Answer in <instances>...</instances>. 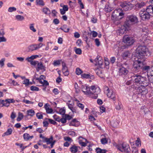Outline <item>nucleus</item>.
I'll return each mask as SVG.
<instances>
[{
    "label": "nucleus",
    "instance_id": "24",
    "mask_svg": "<svg viewBox=\"0 0 153 153\" xmlns=\"http://www.w3.org/2000/svg\"><path fill=\"white\" fill-rule=\"evenodd\" d=\"M24 138L25 140L28 141L30 139H31L33 137V135L30 136L29 134L27 133H25L23 134Z\"/></svg>",
    "mask_w": 153,
    "mask_h": 153
},
{
    "label": "nucleus",
    "instance_id": "31",
    "mask_svg": "<svg viewBox=\"0 0 153 153\" xmlns=\"http://www.w3.org/2000/svg\"><path fill=\"white\" fill-rule=\"evenodd\" d=\"M24 116L23 114L21 112H19L18 113V117L17 118V121H20L23 118Z\"/></svg>",
    "mask_w": 153,
    "mask_h": 153
},
{
    "label": "nucleus",
    "instance_id": "39",
    "mask_svg": "<svg viewBox=\"0 0 153 153\" xmlns=\"http://www.w3.org/2000/svg\"><path fill=\"white\" fill-rule=\"evenodd\" d=\"M16 18L18 21H21L24 19V17L20 15H17L16 16Z\"/></svg>",
    "mask_w": 153,
    "mask_h": 153
},
{
    "label": "nucleus",
    "instance_id": "1",
    "mask_svg": "<svg viewBox=\"0 0 153 153\" xmlns=\"http://www.w3.org/2000/svg\"><path fill=\"white\" fill-rule=\"evenodd\" d=\"M136 55L139 60L145 61L149 54L148 49L146 46L140 45L136 49Z\"/></svg>",
    "mask_w": 153,
    "mask_h": 153
},
{
    "label": "nucleus",
    "instance_id": "41",
    "mask_svg": "<svg viewBox=\"0 0 153 153\" xmlns=\"http://www.w3.org/2000/svg\"><path fill=\"white\" fill-rule=\"evenodd\" d=\"M42 113V112L37 113L36 114V116L38 119H42L43 118Z\"/></svg>",
    "mask_w": 153,
    "mask_h": 153
},
{
    "label": "nucleus",
    "instance_id": "19",
    "mask_svg": "<svg viewBox=\"0 0 153 153\" xmlns=\"http://www.w3.org/2000/svg\"><path fill=\"white\" fill-rule=\"evenodd\" d=\"M50 105L48 103H46L44 106L46 110V113L48 114L51 113L53 111V110L51 108H49Z\"/></svg>",
    "mask_w": 153,
    "mask_h": 153
},
{
    "label": "nucleus",
    "instance_id": "60",
    "mask_svg": "<svg viewBox=\"0 0 153 153\" xmlns=\"http://www.w3.org/2000/svg\"><path fill=\"white\" fill-rule=\"evenodd\" d=\"M46 119H47V118H46ZM47 119L48 120L49 122L51 124H53L55 125L56 124V122L52 119Z\"/></svg>",
    "mask_w": 153,
    "mask_h": 153
},
{
    "label": "nucleus",
    "instance_id": "58",
    "mask_svg": "<svg viewBox=\"0 0 153 153\" xmlns=\"http://www.w3.org/2000/svg\"><path fill=\"white\" fill-rule=\"evenodd\" d=\"M39 62L37 61H34L31 62L30 64L34 66H35L36 65H37L38 63H39Z\"/></svg>",
    "mask_w": 153,
    "mask_h": 153
},
{
    "label": "nucleus",
    "instance_id": "18",
    "mask_svg": "<svg viewBox=\"0 0 153 153\" xmlns=\"http://www.w3.org/2000/svg\"><path fill=\"white\" fill-rule=\"evenodd\" d=\"M78 146H76L75 145H73L70 148V151L71 153H76L78 150Z\"/></svg>",
    "mask_w": 153,
    "mask_h": 153
},
{
    "label": "nucleus",
    "instance_id": "12",
    "mask_svg": "<svg viewBox=\"0 0 153 153\" xmlns=\"http://www.w3.org/2000/svg\"><path fill=\"white\" fill-rule=\"evenodd\" d=\"M128 72V69L123 67H121L119 68V73L120 75L125 76L126 75Z\"/></svg>",
    "mask_w": 153,
    "mask_h": 153
},
{
    "label": "nucleus",
    "instance_id": "56",
    "mask_svg": "<svg viewBox=\"0 0 153 153\" xmlns=\"http://www.w3.org/2000/svg\"><path fill=\"white\" fill-rule=\"evenodd\" d=\"M65 119H66V121L67 120H71L72 118V117L71 116L67 114H65Z\"/></svg>",
    "mask_w": 153,
    "mask_h": 153
},
{
    "label": "nucleus",
    "instance_id": "34",
    "mask_svg": "<svg viewBox=\"0 0 153 153\" xmlns=\"http://www.w3.org/2000/svg\"><path fill=\"white\" fill-rule=\"evenodd\" d=\"M36 75H37V74H35L34 75V77L33 78V82H34L33 80L35 79H36V80H40V79H43V77H44L45 79V76H44V75H41L40 76L39 78H38V77L36 78Z\"/></svg>",
    "mask_w": 153,
    "mask_h": 153
},
{
    "label": "nucleus",
    "instance_id": "15",
    "mask_svg": "<svg viewBox=\"0 0 153 153\" xmlns=\"http://www.w3.org/2000/svg\"><path fill=\"white\" fill-rule=\"evenodd\" d=\"M62 72L65 76H68L69 74V72L68 69V68L66 65V64L64 62H62Z\"/></svg>",
    "mask_w": 153,
    "mask_h": 153
},
{
    "label": "nucleus",
    "instance_id": "44",
    "mask_svg": "<svg viewBox=\"0 0 153 153\" xmlns=\"http://www.w3.org/2000/svg\"><path fill=\"white\" fill-rule=\"evenodd\" d=\"M30 89L32 91H38L39 90V88L33 86L30 87Z\"/></svg>",
    "mask_w": 153,
    "mask_h": 153
},
{
    "label": "nucleus",
    "instance_id": "57",
    "mask_svg": "<svg viewBox=\"0 0 153 153\" xmlns=\"http://www.w3.org/2000/svg\"><path fill=\"white\" fill-rule=\"evenodd\" d=\"M53 92L55 95H57L59 93V91L58 90V89L57 88H54L52 91Z\"/></svg>",
    "mask_w": 153,
    "mask_h": 153
},
{
    "label": "nucleus",
    "instance_id": "10",
    "mask_svg": "<svg viewBox=\"0 0 153 153\" xmlns=\"http://www.w3.org/2000/svg\"><path fill=\"white\" fill-rule=\"evenodd\" d=\"M81 88L82 91L86 95L90 94L91 93L90 88L86 85H82Z\"/></svg>",
    "mask_w": 153,
    "mask_h": 153
},
{
    "label": "nucleus",
    "instance_id": "23",
    "mask_svg": "<svg viewBox=\"0 0 153 153\" xmlns=\"http://www.w3.org/2000/svg\"><path fill=\"white\" fill-rule=\"evenodd\" d=\"M80 138H82L83 139L85 140L86 143H85L84 142H82V141L81 140H79V143L82 146L85 147L86 146V144L88 143V141H87L86 139L82 138L81 137H79V139Z\"/></svg>",
    "mask_w": 153,
    "mask_h": 153
},
{
    "label": "nucleus",
    "instance_id": "6",
    "mask_svg": "<svg viewBox=\"0 0 153 153\" xmlns=\"http://www.w3.org/2000/svg\"><path fill=\"white\" fill-rule=\"evenodd\" d=\"M123 41L128 46H131L133 44L135 41V39L134 37L126 35L123 38Z\"/></svg>",
    "mask_w": 153,
    "mask_h": 153
},
{
    "label": "nucleus",
    "instance_id": "59",
    "mask_svg": "<svg viewBox=\"0 0 153 153\" xmlns=\"http://www.w3.org/2000/svg\"><path fill=\"white\" fill-rule=\"evenodd\" d=\"M8 101H6V100H5V102L3 103V105H2V106H5L7 107H8L9 106V103L8 102Z\"/></svg>",
    "mask_w": 153,
    "mask_h": 153
},
{
    "label": "nucleus",
    "instance_id": "62",
    "mask_svg": "<svg viewBox=\"0 0 153 153\" xmlns=\"http://www.w3.org/2000/svg\"><path fill=\"white\" fill-rule=\"evenodd\" d=\"M95 42L96 44V45L97 46H100V42L99 41V39H95Z\"/></svg>",
    "mask_w": 153,
    "mask_h": 153
},
{
    "label": "nucleus",
    "instance_id": "55",
    "mask_svg": "<svg viewBox=\"0 0 153 153\" xmlns=\"http://www.w3.org/2000/svg\"><path fill=\"white\" fill-rule=\"evenodd\" d=\"M65 109L63 108H61L59 110V113L60 114L64 115L65 114Z\"/></svg>",
    "mask_w": 153,
    "mask_h": 153
},
{
    "label": "nucleus",
    "instance_id": "46",
    "mask_svg": "<svg viewBox=\"0 0 153 153\" xmlns=\"http://www.w3.org/2000/svg\"><path fill=\"white\" fill-rule=\"evenodd\" d=\"M5 59L4 58H2L0 60V65L1 67H3L4 65V62L5 61Z\"/></svg>",
    "mask_w": 153,
    "mask_h": 153
},
{
    "label": "nucleus",
    "instance_id": "3",
    "mask_svg": "<svg viewBox=\"0 0 153 153\" xmlns=\"http://www.w3.org/2000/svg\"><path fill=\"white\" fill-rule=\"evenodd\" d=\"M144 61L138 59L134 62L133 64V70L135 72L139 71L142 69Z\"/></svg>",
    "mask_w": 153,
    "mask_h": 153
},
{
    "label": "nucleus",
    "instance_id": "17",
    "mask_svg": "<svg viewBox=\"0 0 153 153\" xmlns=\"http://www.w3.org/2000/svg\"><path fill=\"white\" fill-rule=\"evenodd\" d=\"M143 80L141 82V84L140 85H142L145 87L147 86L149 84V80L146 77H143Z\"/></svg>",
    "mask_w": 153,
    "mask_h": 153
},
{
    "label": "nucleus",
    "instance_id": "43",
    "mask_svg": "<svg viewBox=\"0 0 153 153\" xmlns=\"http://www.w3.org/2000/svg\"><path fill=\"white\" fill-rule=\"evenodd\" d=\"M34 24H31L30 25V29L32 30L33 32H35L36 31V29L34 28Z\"/></svg>",
    "mask_w": 153,
    "mask_h": 153
},
{
    "label": "nucleus",
    "instance_id": "16",
    "mask_svg": "<svg viewBox=\"0 0 153 153\" xmlns=\"http://www.w3.org/2000/svg\"><path fill=\"white\" fill-rule=\"evenodd\" d=\"M94 61L96 62L95 65H101L103 62V60L100 56H97L96 59L94 60Z\"/></svg>",
    "mask_w": 153,
    "mask_h": 153
},
{
    "label": "nucleus",
    "instance_id": "5",
    "mask_svg": "<svg viewBox=\"0 0 153 153\" xmlns=\"http://www.w3.org/2000/svg\"><path fill=\"white\" fill-rule=\"evenodd\" d=\"M143 77L137 74L132 76L131 77L134 84L138 86L141 85L142 81L144 80Z\"/></svg>",
    "mask_w": 153,
    "mask_h": 153
},
{
    "label": "nucleus",
    "instance_id": "29",
    "mask_svg": "<svg viewBox=\"0 0 153 153\" xmlns=\"http://www.w3.org/2000/svg\"><path fill=\"white\" fill-rule=\"evenodd\" d=\"M42 11L45 14L48 15L50 14L51 13L50 9L47 7L44 8L42 9Z\"/></svg>",
    "mask_w": 153,
    "mask_h": 153
},
{
    "label": "nucleus",
    "instance_id": "54",
    "mask_svg": "<svg viewBox=\"0 0 153 153\" xmlns=\"http://www.w3.org/2000/svg\"><path fill=\"white\" fill-rule=\"evenodd\" d=\"M116 60V58L114 57H112L110 59V62L112 64H113Z\"/></svg>",
    "mask_w": 153,
    "mask_h": 153
},
{
    "label": "nucleus",
    "instance_id": "2",
    "mask_svg": "<svg viewBox=\"0 0 153 153\" xmlns=\"http://www.w3.org/2000/svg\"><path fill=\"white\" fill-rule=\"evenodd\" d=\"M138 22V18L137 16L131 15L127 16L124 24L127 27H129L132 25L137 23Z\"/></svg>",
    "mask_w": 153,
    "mask_h": 153
},
{
    "label": "nucleus",
    "instance_id": "47",
    "mask_svg": "<svg viewBox=\"0 0 153 153\" xmlns=\"http://www.w3.org/2000/svg\"><path fill=\"white\" fill-rule=\"evenodd\" d=\"M53 118L56 121L59 122H60V120L61 119V118L57 116L56 115L54 114L53 116Z\"/></svg>",
    "mask_w": 153,
    "mask_h": 153
},
{
    "label": "nucleus",
    "instance_id": "48",
    "mask_svg": "<svg viewBox=\"0 0 153 153\" xmlns=\"http://www.w3.org/2000/svg\"><path fill=\"white\" fill-rule=\"evenodd\" d=\"M82 71L79 68H77L76 69V73L77 75H80L82 73Z\"/></svg>",
    "mask_w": 153,
    "mask_h": 153
},
{
    "label": "nucleus",
    "instance_id": "45",
    "mask_svg": "<svg viewBox=\"0 0 153 153\" xmlns=\"http://www.w3.org/2000/svg\"><path fill=\"white\" fill-rule=\"evenodd\" d=\"M75 88L76 90V93H78L80 91L79 88L76 83L75 84Z\"/></svg>",
    "mask_w": 153,
    "mask_h": 153
},
{
    "label": "nucleus",
    "instance_id": "8",
    "mask_svg": "<svg viewBox=\"0 0 153 153\" xmlns=\"http://www.w3.org/2000/svg\"><path fill=\"white\" fill-rule=\"evenodd\" d=\"M139 15L142 19L143 20H147L150 18L151 15L148 13L144 10L142 11L141 10L139 13Z\"/></svg>",
    "mask_w": 153,
    "mask_h": 153
},
{
    "label": "nucleus",
    "instance_id": "64",
    "mask_svg": "<svg viewBox=\"0 0 153 153\" xmlns=\"http://www.w3.org/2000/svg\"><path fill=\"white\" fill-rule=\"evenodd\" d=\"M78 0V3L79 4L80 6L82 9H83L84 8V6L81 1V0Z\"/></svg>",
    "mask_w": 153,
    "mask_h": 153
},
{
    "label": "nucleus",
    "instance_id": "26",
    "mask_svg": "<svg viewBox=\"0 0 153 153\" xmlns=\"http://www.w3.org/2000/svg\"><path fill=\"white\" fill-rule=\"evenodd\" d=\"M96 74L101 78H102L103 77V71L102 69H98L96 71Z\"/></svg>",
    "mask_w": 153,
    "mask_h": 153
},
{
    "label": "nucleus",
    "instance_id": "40",
    "mask_svg": "<svg viewBox=\"0 0 153 153\" xmlns=\"http://www.w3.org/2000/svg\"><path fill=\"white\" fill-rule=\"evenodd\" d=\"M61 61V60H55L54 61L53 64L54 66L59 65L60 64V62Z\"/></svg>",
    "mask_w": 153,
    "mask_h": 153
},
{
    "label": "nucleus",
    "instance_id": "11",
    "mask_svg": "<svg viewBox=\"0 0 153 153\" xmlns=\"http://www.w3.org/2000/svg\"><path fill=\"white\" fill-rule=\"evenodd\" d=\"M90 89L92 91H91V93L90 94H92L91 97L94 99H96L98 97V94L96 92V90L97 88L94 86H91Z\"/></svg>",
    "mask_w": 153,
    "mask_h": 153
},
{
    "label": "nucleus",
    "instance_id": "14",
    "mask_svg": "<svg viewBox=\"0 0 153 153\" xmlns=\"http://www.w3.org/2000/svg\"><path fill=\"white\" fill-rule=\"evenodd\" d=\"M36 69L37 72H39V70H42L44 71L46 70V67L45 65L43 64L42 62H39L37 67H36Z\"/></svg>",
    "mask_w": 153,
    "mask_h": 153
},
{
    "label": "nucleus",
    "instance_id": "53",
    "mask_svg": "<svg viewBox=\"0 0 153 153\" xmlns=\"http://www.w3.org/2000/svg\"><path fill=\"white\" fill-rule=\"evenodd\" d=\"M121 104L120 103L118 102L117 104L116 105V108L118 110H119L121 109Z\"/></svg>",
    "mask_w": 153,
    "mask_h": 153
},
{
    "label": "nucleus",
    "instance_id": "51",
    "mask_svg": "<svg viewBox=\"0 0 153 153\" xmlns=\"http://www.w3.org/2000/svg\"><path fill=\"white\" fill-rule=\"evenodd\" d=\"M23 102H25V103H26V104H33V103H34L33 102H32V101H29L28 100H26L25 99L23 100Z\"/></svg>",
    "mask_w": 153,
    "mask_h": 153
},
{
    "label": "nucleus",
    "instance_id": "38",
    "mask_svg": "<svg viewBox=\"0 0 153 153\" xmlns=\"http://www.w3.org/2000/svg\"><path fill=\"white\" fill-rule=\"evenodd\" d=\"M36 2L37 5L42 6H43L45 5L42 0H36Z\"/></svg>",
    "mask_w": 153,
    "mask_h": 153
},
{
    "label": "nucleus",
    "instance_id": "61",
    "mask_svg": "<svg viewBox=\"0 0 153 153\" xmlns=\"http://www.w3.org/2000/svg\"><path fill=\"white\" fill-rule=\"evenodd\" d=\"M53 23L55 25H58L59 23V21L57 19H55L53 20Z\"/></svg>",
    "mask_w": 153,
    "mask_h": 153
},
{
    "label": "nucleus",
    "instance_id": "27",
    "mask_svg": "<svg viewBox=\"0 0 153 153\" xmlns=\"http://www.w3.org/2000/svg\"><path fill=\"white\" fill-rule=\"evenodd\" d=\"M131 53L128 51H126L124 52L122 55V57L124 59H126L130 55Z\"/></svg>",
    "mask_w": 153,
    "mask_h": 153
},
{
    "label": "nucleus",
    "instance_id": "20",
    "mask_svg": "<svg viewBox=\"0 0 153 153\" xmlns=\"http://www.w3.org/2000/svg\"><path fill=\"white\" fill-rule=\"evenodd\" d=\"M28 51L30 52L37 50L36 44H33L29 46L28 47Z\"/></svg>",
    "mask_w": 153,
    "mask_h": 153
},
{
    "label": "nucleus",
    "instance_id": "32",
    "mask_svg": "<svg viewBox=\"0 0 153 153\" xmlns=\"http://www.w3.org/2000/svg\"><path fill=\"white\" fill-rule=\"evenodd\" d=\"M96 152L97 153H105L106 150L105 149H102L99 148H97L96 149Z\"/></svg>",
    "mask_w": 153,
    "mask_h": 153
},
{
    "label": "nucleus",
    "instance_id": "25",
    "mask_svg": "<svg viewBox=\"0 0 153 153\" xmlns=\"http://www.w3.org/2000/svg\"><path fill=\"white\" fill-rule=\"evenodd\" d=\"M60 29L65 33L68 32L69 30V28H67V25H63Z\"/></svg>",
    "mask_w": 153,
    "mask_h": 153
},
{
    "label": "nucleus",
    "instance_id": "52",
    "mask_svg": "<svg viewBox=\"0 0 153 153\" xmlns=\"http://www.w3.org/2000/svg\"><path fill=\"white\" fill-rule=\"evenodd\" d=\"M16 9L14 7H11L9 8L8 11L9 12H12L13 11H16Z\"/></svg>",
    "mask_w": 153,
    "mask_h": 153
},
{
    "label": "nucleus",
    "instance_id": "13",
    "mask_svg": "<svg viewBox=\"0 0 153 153\" xmlns=\"http://www.w3.org/2000/svg\"><path fill=\"white\" fill-rule=\"evenodd\" d=\"M137 90L139 91L138 94H141L143 95L146 94L148 93V90L146 87L141 85V86L138 88Z\"/></svg>",
    "mask_w": 153,
    "mask_h": 153
},
{
    "label": "nucleus",
    "instance_id": "37",
    "mask_svg": "<svg viewBox=\"0 0 153 153\" xmlns=\"http://www.w3.org/2000/svg\"><path fill=\"white\" fill-rule=\"evenodd\" d=\"M150 67L149 66H143V65L141 69H142L143 71L147 72L148 71H149V70H150Z\"/></svg>",
    "mask_w": 153,
    "mask_h": 153
},
{
    "label": "nucleus",
    "instance_id": "36",
    "mask_svg": "<svg viewBox=\"0 0 153 153\" xmlns=\"http://www.w3.org/2000/svg\"><path fill=\"white\" fill-rule=\"evenodd\" d=\"M111 124L114 127H116L119 125V123L116 120H113L111 123Z\"/></svg>",
    "mask_w": 153,
    "mask_h": 153
},
{
    "label": "nucleus",
    "instance_id": "50",
    "mask_svg": "<svg viewBox=\"0 0 153 153\" xmlns=\"http://www.w3.org/2000/svg\"><path fill=\"white\" fill-rule=\"evenodd\" d=\"M101 143L103 144H105L107 143L108 141L106 138H103L101 140Z\"/></svg>",
    "mask_w": 153,
    "mask_h": 153
},
{
    "label": "nucleus",
    "instance_id": "33",
    "mask_svg": "<svg viewBox=\"0 0 153 153\" xmlns=\"http://www.w3.org/2000/svg\"><path fill=\"white\" fill-rule=\"evenodd\" d=\"M27 112L28 115L30 116L31 117L33 116L35 114V112L32 109H30L27 110Z\"/></svg>",
    "mask_w": 153,
    "mask_h": 153
},
{
    "label": "nucleus",
    "instance_id": "42",
    "mask_svg": "<svg viewBox=\"0 0 153 153\" xmlns=\"http://www.w3.org/2000/svg\"><path fill=\"white\" fill-rule=\"evenodd\" d=\"M81 77L82 78H85L88 79L90 77L89 74H86L85 73L82 74L81 75Z\"/></svg>",
    "mask_w": 153,
    "mask_h": 153
},
{
    "label": "nucleus",
    "instance_id": "30",
    "mask_svg": "<svg viewBox=\"0 0 153 153\" xmlns=\"http://www.w3.org/2000/svg\"><path fill=\"white\" fill-rule=\"evenodd\" d=\"M146 4L145 2L142 1L140 3H137L136 4V7L139 8H141L145 5Z\"/></svg>",
    "mask_w": 153,
    "mask_h": 153
},
{
    "label": "nucleus",
    "instance_id": "35",
    "mask_svg": "<svg viewBox=\"0 0 153 153\" xmlns=\"http://www.w3.org/2000/svg\"><path fill=\"white\" fill-rule=\"evenodd\" d=\"M45 142L47 143V144H50L51 143V142H52L53 140V137L52 136H51V137L49 138H45Z\"/></svg>",
    "mask_w": 153,
    "mask_h": 153
},
{
    "label": "nucleus",
    "instance_id": "63",
    "mask_svg": "<svg viewBox=\"0 0 153 153\" xmlns=\"http://www.w3.org/2000/svg\"><path fill=\"white\" fill-rule=\"evenodd\" d=\"M64 140L65 141H72V140L70 137H64Z\"/></svg>",
    "mask_w": 153,
    "mask_h": 153
},
{
    "label": "nucleus",
    "instance_id": "4",
    "mask_svg": "<svg viewBox=\"0 0 153 153\" xmlns=\"http://www.w3.org/2000/svg\"><path fill=\"white\" fill-rule=\"evenodd\" d=\"M117 148L119 150L124 153H129L131 150L129 145L124 143L118 145Z\"/></svg>",
    "mask_w": 153,
    "mask_h": 153
},
{
    "label": "nucleus",
    "instance_id": "21",
    "mask_svg": "<svg viewBox=\"0 0 153 153\" xmlns=\"http://www.w3.org/2000/svg\"><path fill=\"white\" fill-rule=\"evenodd\" d=\"M146 12H147L149 14H153V6L152 4L147 7L146 10Z\"/></svg>",
    "mask_w": 153,
    "mask_h": 153
},
{
    "label": "nucleus",
    "instance_id": "22",
    "mask_svg": "<svg viewBox=\"0 0 153 153\" xmlns=\"http://www.w3.org/2000/svg\"><path fill=\"white\" fill-rule=\"evenodd\" d=\"M126 26L124 24V25L122 26L121 28L119 30V33L120 35H121L123 34L127 30V27H126Z\"/></svg>",
    "mask_w": 153,
    "mask_h": 153
},
{
    "label": "nucleus",
    "instance_id": "9",
    "mask_svg": "<svg viewBox=\"0 0 153 153\" xmlns=\"http://www.w3.org/2000/svg\"><path fill=\"white\" fill-rule=\"evenodd\" d=\"M105 90L108 92L107 96L108 97L111 98L113 100L115 101L116 100V95L115 92L112 90H109V88L107 87L105 88Z\"/></svg>",
    "mask_w": 153,
    "mask_h": 153
},
{
    "label": "nucleus",
    "instance_id": "7",
    "mask_svg": "<svg viewBox=\"0 0 153 153\" xmlns=\"http://www.w3.org/2000/svg\"><path fill=\"white\" fill-rule=\"evenodd\" d=\"M120 9H118L114 10L113 12L112 16L117 20L121 19L123 17L124 14L122 12H120Z\"/></svg>",
    "mask_w": 153,
    "mask_h": 153
},
{
    "label": "nucleus",
    "instance_id": "49",
    "mask_svg": "<svg viewBox=\"0 0 153 153\" xmlns=\"http://www.w3.org/2000/svg\"><path fill=\"white\" fill-rule=\"evenodd\" d=\"M75 48H76L75 51L76 53L79 55L82 53V51L81 49L79 48H77L76 47H75Z\"/></svg>",
    "mask_w": 153,
    "mask_h": 153
},
{
    "label": "nucleus",
    "instance_id": "28",
    "mask_svg": "<svg viewBox=\"0 0 153 153\" xmlns=\"http://www.w3.org/2000/svg\"><path fill=\"white\" fill-rule=\"evenodd\" d=\"M12 131L13 130L11 128L8 129L7 131L4 133L2 135V137L5 135L7 136L10 135L12 134Z\"/></svg>",
    "mask_w": 153,
    "mask_h": 153
}]
</instances>
